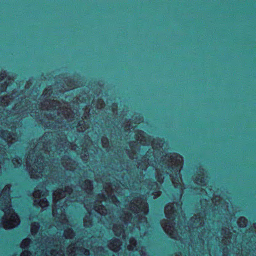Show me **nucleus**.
<instances>
[{"mask_svg":"<svg viewBox=\"0 0 256 256\" xmlns=\"http://www.w3.org/2000/svg\"><path fill=\"white\" fill-rule=\"evenodd\" d=\"M7 103V100L5 97L2 96H0V107L4 106Z\"/></svg>","mask_w":256,"mask_h":256,"instance_id":"obj_22","label":"nucleus"},{"mask_svg":"<svg viewBox=\"0 0 256 256\" xmlns=\"http://www.w3.org/2000/svg\"><path fill=\"white\" fill-rule=\"evenodd\" d=\"M10 188H6L2 192L5 194L0 198V208L4 212L2 218L1 226L5 229H10L20 224V218L14 212L10 204L11 199L9 194Z\"/></svg>","mask_w":256,"mask_h":256,"instance_id":"obj_2","label":"nucleus"},{"mask_svg":"<svg viewBox=\"0 0 256 256\" xmlns=\"http://www.w3.org/2000/svg\"><path fill=\"white\" fill-rule=\"evenodd\" d=\"M114 241L116 243V246H111L110 249L116 252L120 250V242L118 240H114Z\"/></svg>","mask_w":256,"mask_h":256,"instance_id":"obj_18","label":"nucleus"},{"mask_svg":"<svg viewBox=\"0 0 256 256\" xmlns=\"http://www.w3.org/2000/svg\"><path fill=\"white\" fill-rule=\"evenodd\" d=\"M120 112H133L132 111H130V110H126V111L122 110V111H120Z\"/></svg>","mask_w":256,"mask_h":256,"instance_id":"obj_33","label":"nucleus"},{"mask_svg":"<svg viewBox=\"0 0 256 256\" xmlns=\"http://www.w3.org/2000/svg\"><path fill=\"white\" fill-rule=\"evenodd\" d=\"M113 231L118 236H124V230L122 226H120L118 228L116 226H114Z\"/></svg>","mask_w":256,"mask_h":256,"instance_id":"obj_13","label":"nucleus"},{"mask_svg":"<svg viewBox=\"0 0 256 256\" xmlns=\"http://www.w3.org/2000/svg\"><path fill=\"white\" fill-rule=\"evenodd\" d=\"M71 82H71V80H70V82H68V83H69V84H70V83H71Z\"/></svg>","mask_w":256,"mask_h":256,"instance_id":"obj_42","label":"nucleus"},{"mask_svg":"<svg viewBox=\"0 0 256 256\" xmlns=\"http://www.w3.org/2000/svg\"><path fill=\"white\" fill-rule=\"evenodd\" d=\"M154 186H156V188H158V184L155 182V183L154 184Z\"/></svg>","mask_w":256,"mask_h":256,"instance_id":"obj_34","label":"nucleus"},{"mask_svg":"<svg viewBox=\"0 0 256 256\" xmlns=\"http://www.w3.org/2000/svg\"><path fill=\"white\" fill-rule=\"evenodd\" d=\"M224 246H225V248H226V242H225Z\"/></svg>","mask_w":256,"mask_h":256,"instance_id":"obj_43","label":"nucleus"},{"mask_svg":"<svg viewBox=\"0 0 256 256\" xmlns=\"http://www.w3.org/2000/svg\"><path fill=\"white\" fill-rule=\"evenodd\" d=\"M256 112V110H236V111H229L225 108V112Z\"/></svg>","mask_w":256,"mask_h":256,"instance_id":"obj_25","label":"nucleus"},{"mask_svg":"<svg viewBox=\"0 0 256 256\" xmlns=\"http://www.w3.org/2000/svg\"><path fill=\"white\" fill-rule=\"evenodd\" d=\"M220 12V98L221 106L220 110H156L140 111L139 112H224V12Z\"/></svg>","mask_w":256,"mask_h":256,"instance_id":"obj_3","label":"nucleus"},{"mask_svg":"<svg viewBox=\"0 0 256 256\" xmlns=\"http://www.w3.org/2000/svg\"><path fill=\"white\" fill-rule=\"evenodd\" d=\"M37 240L30 238L24 240L20 244L23 252L20 256H64V253L60 245L54 244L50 237H42L39 233Z\"/></svg>","mask_w":256,"mask_h":256,"instance_id":"obj_1","label":"nucleus"},{"mask_svg":"<svg viewBox=\"0 0 256 256\" xmlns=\"http://www.w3.org/2000/svg\"><path fill=\"white\" fill-rule=\"evenodd\" d=\"M54 94L53 93L51 88H46L39 99L42 100L44 105L49 104L52 106H56L58 101L54 100L55 98L54 96Z\"/></svg>","mask_w":256,"mask_h":256,"instance_id":"obj_11","label":"nucleus"},{"mask_svg":"<svg viewBox=\"0 0 256 256\" xmlns=\"http://www.w3.org/2000/svg\"><path fill=\"white\" fill-rule=\"evenodd\" d=\"M164 212L167 218V222L162 223V226L164 231L172 238H174L177 234L176 228V222L178 225V212L174 206L171 205L165 207Z\"/></svg>","mask_w":256,"mask_h":256,"instance_id":"obj_5","label":"nucleus"},{"mask_svg":"<svg viewBox=\"0 0 256 256\" xmlns=\"http://www.w3.org/2000/svg\"><path fill=\"white\" fill-rule=\"evenodd\" d=\"M48 190H37L33 192L34 204L36 206H38L42 208H45L48 206V202L46 198Z\"/></svg>","mask_w":256,"mask_h":256,"instance_id":"obj_9","label":"nucleus"},{"mask_svg":"<svg viewBox=\"0 0 256 256\" xmlns=\"http://www.w3.org/2000/svg\"><path fill=\"white\" fill-rule=\"evenodd\" d=\"M113 100L110 98H108L106 100V102L108 104L112 105V106L118 107V104L112 102Z\"/></svg>","mask_w":256,"mask_h":256,"instance_id":"obj_23","label":"nucleus"},{"mask_svg":"<svg viewBox=\"0 0 256 256\" xmlns=\"http://www.w3.org/2000/svg\"><path fill=\"white\" fill-rule=\"evenodd\" d=\"M72 190L71 187L68 186L64 188V190L59 189L58 191H54L52 194V201L54 206L52 208V214L55 216L60 210V212L62 213L64 210V207L66 204V203L68 198L70 197L72 194Z\"/></svg>","mask_w":256,"mask_h":256,"instance_id":"obj_4","label":"nucleus"},{"mask_svg":"<svg viewBox=\"0 0 256 256\" xmlns=\"http://www.w3.org/2000/svg\"><path fill=\"white\" fill-rule=\"evenodd\" d=\"M84 112H90V110H88V112H86V111L84 110Z\"/></svg>","mask_w":256,"mask_h":256,"instance_id":"obj_38","label":"nucleus"},{"mask_svg":"<svg viewBox=\"0 0 256 256\" xmlns=\"http://www.w3.org/2000/svg\"><path fill=\"white\" fill-rule=\"evenodd\" d=\"M92 112H96V110H92ZM98 112H100V111H98Z\"/></svg>","mask_w":256,"mask_h":256,"instance_id":"obj_37","label":"nucleus"},{"mask_svg":"<svg viewBox=\"0 0 256 256\" xmlns=\"http://www.w3.org/2000/svg\"><path fill=\"white\" fill-rule=\"evenodd\" d=\"M132 204L133 206H130L132 212L136 216H139L141 214H144L143 218L144 221H146V218L145 216L147 214L148 210L146 200L140 198L136 202H133Z\"/></svg>","mask_w":256,"mask_h":256,"instance_id":"obj_8","label":"nucleus"},{"mask_svg":"<svg viewBox=\"0 0 256 256\" xmlns=\"http://www.w3.org/2000/svg\"><path fill=\"white\" fill-rule=\"evenodd\" d=\"M15 162V160H12V163H13V164H15V162Z\"/></svg>","mask_w":256,"mask_h":256,"instance_id":"obj_35","label":"nucleus"},{"mask_svg":"<svg viewBox=\"0 0 256 256\" xmlns=\"http://www.w3.org/2000/svg\"><path fill=\"white\" fill-rule=\"evenodd\" d=\"M36 188H38V189H36L35 191L38 190V187H36ZM42 189L44 190H47L45 188H41L40 189H39V190H42Z\"/></svg>","mask_w":256,"mask_h":256,"instance_id":"obj_30","label":"nucleus"},{"mask_svg":"<svg viewBox=\"0 0 256 256\" xmlns=\"http://www.w3.org/2000/svg\"><path fill=\"white\" fill-rule=\"evenodd\" d=\"M231 115L236 116H256V113H225V117Z\"/></svg>","mask_w":256,"mask_h":256,"instance_id":"obj_17","label":"nucleus"},{"mask_svg":"<svg viewBox=\"0 0 256 256\" xmlns=\"http://www.w3.org/2000/svg\"><path fill=\"white\" fill-rule=\"evenodd\" d=\"M86 190L88 192H91L92 189V182L90 180H87L86 182Z\"/></svg>","mask_w":256,"mask_h":256,"instance_id":"obj_21","label":"nucleus"},{"mask_svg":"<svg viewBox=\"0 0 256 256\" xmlns=\"http://www.w3.org/2000/svg\"><path fill=\"white\" fill-rule=\"evenodd\" d=\"M204 190V192L206 193V194H208V192L206 191V190Z\"/></svg>","mask_w":256,"mask_h":256,"instance_id":"obj_36","label":"nucleus"},{"mask_svg":"<svg viewBox=\"0 0 256 256\" xmlns=\"http://www.w3.org/2000/svg\"><path fill=\"white\" fill-rule=\"evenodd\" d=\"M43 162L44 160L41 158L31 159L30 156H28L26 166L29 170H30V167H32V169L34 170L36 172H38V176L40 175L42 176L43 175L42 173L44 170Z\"/></svg>","mask_w":256,"mask_h":256,"instance_id":"obj_10","label":"nucleus"},{"mask_svg":"<svg viewBox=\"0 0 256 256\" xmlns=\"http://www.w3.org/2000/svg\"><path fill=\"white\" fill-rule=\"evenodd\" d=\"M40 228V224L37 222H34L32 224L31 226V233L34 237L36 238L37 233L38 232Z\"/></svg>","mask_w":256,"mask_h":256,"instance_id":"obj_14","label":"nucleus"},{"mask_svg":"<svg viewBox=\"0 0 256 256\" xmlns=\"http://www.w3.org/2000/svg\"><path fill=\"white\" fill-rule=\"evenodd\" d=\"M176 206L178 207V209H181V206L180 204H176Z\"/></svg>","mask_w":256,"mask_h":256,"instance_id":"obj_32","label":"nucleus"},{"mask_svg":"<svg viewBox=\"0 0 256 256\" xmlns=\"http://www.w3.org/2000/svg\"><path fill=\"white\" fill-rule=\"evenodd\" d=\"M208 101L209 102H212L213 101V98L212 97V96H210L209 98H208Z\"/></svg>","mask_w":256,"mask_h":256,"instance_id":"obj_26","label":"nucleus"},{"mask_svg":"<svg viewBox=\"0 0 256 256\" xmlns=\"http://www.w3.org/2000/svg\"><path fill=\"white\" fill-rule=\"evenodd\" d=\"M182 165V158L180 156H177L176 158H174V156H172L168 160V164H166L165 167L168 168L170 172H174L176 177L174 178L172 174H170V176L172 182L174 184H180L182 182V178L180 176V172Z\"/></svg>","mask_w":256,"mask_h":256,"instance_id":"obj_7","label":"nucleus"},{"mask_svg":"<svg viewBox=\"0 0 256 256\" xmlns=\"http://www.w3.org/2000/svg\"><path fill=\"white\" fill-rule=\"evenodd\" d=\"M0 112H14L12 111V110H6V111H4V110L0 111Z\"/></svg>","mask_w":256,"mask_h":256,"instance_id":"obj_29","label":"nucleus"},{"mask_svg":"<svg viewBox=\"0 0 256 256\" xmlns=\"http://www.w3.org/2000/svg\"><path fill=\"white\" fill-rule=\"evenodd\" d=\"M22 160H20V159L19 160H18V165H20H20H21V164H22Z\"/></svg>","mask_w":256,"mask_h":256,"instance_id":"obj_28","label":"nucleus"},{"mask_svg":"<svg viewBox=\"0 0 256 256\" xmlns=\"http://www.w3.org/2000/svg\"><path fill=\"white\" fill-rule=\"evenodd\" d=\"M62 112H69L68 111H62Z\"/></svg>","mask_w":256,"mask_h":256,"instance_id":"obj_39","label":"nucleus"},{"mask_svg":"<svg viewBox=\"0 0 256 256\" xmlns=\"http://www.w3.org/2000/svg\"><path fill=\"white\" fill-rule=\"evenodd\" d=\"M94 96L92 94L86 96H78L77 98H74L72 94L66 95L64 98L67 104L72 106L76 112H80L78 110H84L90 106L92 104H94Z\"/></svg>","mask_w":256,"mask_h":256,"instance_id":"obj_6","label":"nucleus"},{"mask_svg":"<svg viewBox=\"0 0 256 256\" xmlns=\"http://www.w3.org/2000/svg\"><path fill=\"white\" fill-rule=\"evenodd\" d=\"M17 112H20V111H18ZM21 112H28V111H22ZM30 112H34L32 110L30 111ZM34 112H37L36 110ZM38 112H40L38 111Z\"/></svg>","mask_w":256,"mask_h":256,"instance_id":"obj_31","label":"nucleus"},{"mask_svg":"<svg viewBox=\"0 0 256 256\" xmlns=\"http://www.w3.org/2000/svg\"><path fill=\"white\" fill-rule=\"evenodd\" d=\"M201 192H202L200 193V194H203L204 192L202 190H201Z\"/></svg>","mask_w":256,"mask_h":256,"instance_id":"obj_40","label":"nucleus"},{"mask_svg":"<svg viewBox=\"0 0 256 256\" xmlns=\"http://www.w3.org/2000/svg\"><path fill=\"white\" fill-rule=\"evenodd\" d=\"M152 194L154 195V198H156L160 196V188H158V190H156L154 192H152Z\"/></svg>","mask_w":256,"mask_h":256,"instance_id":"obj_24","label":"nucleus"},{"mask_svg":"<svg viewBox=\"0 0 256 256\" xmlns=\"http://www.w3.org/2000/svg\"><path fill=\"white\" fill-rule=\"evenodd\" d=\"M4 73H1L0 74V77H1L0 80H2L4 78Z\"/></svg>","mask_w":256,"mask_h":256,"instance_id":"obj_27","label":"nucleus"},{"mask_svg":"<svg viewBox=\"0 0 256 256\" xmlns=\"http://www.w3.org/2000/svg\"><path fill=\"white\" fill-rule=\"evenodd\" d=\"M206 179H205L203 178H202L200 180L199 178L196 180V183L198 184L200 186H204L206 184Z\"/></svg>","mask_w":256,"mask_h":256,"instance_id":"obj_19","label":"nucleus"},{"mask_svg":"<svg viewBox=\"0 0 256 256\" xmlns=\"http://www.w3.org/2000/svg\"><path fill=\"white\" fill-rule=\"evenodd\" d=\"M18 92L13 91L8 96L10 99L15 100L16 104L22 108H28L31 104V101L29 98L26 96H19L20 94H16Z\"/></svg>","mask_w":256,"mask_h":256,"instance_id":"obj_12","label":"nucleus"},{"mask_svg":"<svg viewBox=\"0 0 256 256\" xmlns=\"http://www.w3.org/2000/svg\"><path fill=\"white\" fill-rule=\"evenodd\" d=\"M192 222H193V224H192V228H197L201 225L202 224V220L200 218V217L197 218L196 216V218H192L191 219Z\"/></svg>","mask_w":256,"mask_h":256,"instance_id":"obj_16","label":"nucleus"},{"mask_svg":"<svg viewBox=\"0 0 256 256\" xmlns=\"http://www.w3.org/2000/svg\"><path fill=\"white\" fill-rule=\"evenodd\" d=\"M130 217H131V215L128 216V219H130Z\"/></svg>","mask_w":256,"mask_h":256,"instance_id":"obj_41","label":"nucleus"},{"mask_svg":"<svg viewBox=\"0 0 256 256\" xmlns=\"http://www.w3.org/2000/svg\"><path fill=\"white\" fill-rule=\"evenodd\" d=\"M64 236L66 239L72 240L74 236V234L73 230L70 228H68L64 230Z\"/></svg>","mask_w":256,"mask_h":256,"instance_id":"obj_15","label":"nucleus"},{"mask_svg":"<svg viewBox=\"0 0 256 256\" xmlns=\"http://www.w3.org/2000/svg\"><path fill=\"white\" fill-rule=\"evenodd\" d=\"M6 87L7 84L6 82L0 84V94L4 92L6 90Z\"/></svg>","mask_w":256,"mask_h":256,"instance_id":"obj_20","label":"nucleus"}]
</instances>
